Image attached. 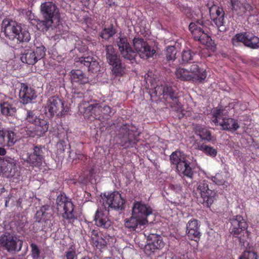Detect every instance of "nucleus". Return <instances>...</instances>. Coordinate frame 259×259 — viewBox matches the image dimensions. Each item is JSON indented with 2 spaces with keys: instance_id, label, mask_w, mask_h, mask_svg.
Here are the masks:
<instances>
[{
  "instance_id": "obj_51",
  "label": "nucleus",
  "mask_w": 259,
  "mask_h": 259,
  "mask_svg": "<svg viewBox=\"0 0 259 259\" xmlns=\"http://www.w3.org/2000/svg\"><path fill=\"white\" fill-rule=\"evenodd\" d=\"M76 156H77V159H78L80 160H82L83 162H85V160H87L88 159L87 155L81 154V153L77 154Z\"/></svg>"
},
{
  "instance_id": "obj_50",
  "label": "nucleus",
  "mask_w": 259,
  "mask_h": 259,
  "mask_svg": "<svg viewBox=\"0 0 259 259\" xmlns=\"http://www.w3.org/2000/svg\"><path fill=\"white\" fill-rule=\"evenodd\" d=\"M221 176L220 174L216 175L213 178V181L218 185H224L226 181L223 179H220Z\"/></svg>"
},
{
  "instance_id": "obj_10",
  "label": "nucleus",
  "mask_w": 259,
  "mask_h": 259,
  "mask_svg": "<svg viewBox=\"0 0 259 259\" xmlns=\"http://www.w3.org/2000/svg\"><path fill=\"white\" fill-rule=\"evenodd\" d=\"M194 192L197 198L200 196V199H201L199 200L200 202L208 207L213 203L217 196V192L212 189L208 181L205 180L197 183Z\"/></svg>"
},
{
  "instance_id": "obj_35",
  "label": "nucleus",
  "mask_w": 259,
  "mask_h": 259,
  "mask_svg": "<svg viewBox=\"0 0 259 259\" xmlns=\"http://www.w3.org/2000/svg\"><path fill=\"white\" fill-rule=\"evenodd\" d=\"M175 74L176 77L182 81L193 82V77L190 75L188 69L181 67L177 68Z\"/></svg>"
},
{
  "instance_id": "obj_55",
  "label": "nucleus",
  "mask_w": 259,
  "mask_h": 259,
  "mask_svg": "<svg viewBox=\"0 0 259 259\" xmlns=\"http://www.w3.org/2000/svg\"><path fill=\"white\" fill-rule=\"evenodd\" d=\"M10 199V197H9V196L8 197H6L5 198V206H8V203L9 202Z\"/></svg>"
},
{
  "instance_id": "obj_24",
  "label": "nucleus",
  "mask_w": 259,
  "mask_h": 259,
  "mask_svg": "<svg viewBox=\"0 0 259 259\" xmlns=\"http://www.w3.org/2000/svg\"><path fill=\"white\" fill-rule=\"evenodd\" d=\"M53 214L52 207L50 205H45L42 206L40 210L36 212V220L38 223L44 221L45 224L50 228L53 226L51 220Z\"/></svg>"
},
{
  "instance_id": "obj_30",
  "label": "nucleus",
  "mask_w": 259,
  "mask_h": 259,
  "mask_svg": "<svg viewBox=\"0 0 259 259\" xmlns=\"http://www.w3.org/2000/svg\"><path fill=\"white\" fill-rule=\"evenodd\" d=\"M163 97L166 100L169 99L171 100L169 102L171 107H177L179 106L178 92L172 87L167 85H164L163 88Z\"/></svg>"
},
{
  "instance_id": "obj_53",
  "label": "nucleus",
  "mask_w": 259,
  "mask_h": 259,
  "mask_svg": "<svg viewBox=\"0 0 259 259\" xmlns=\"http://www.w3.org/2000/svg\"><path fill=\"white\" fill-rule=\"evenodd\" d=\"M6 150L3 147H0V155L4 156L6 154Z\"/></svg>"
},
{
  "instance_id": "obj_22",
  "label": "nucleus",
  "mask_w": 259,
  "mask_h": 259,
  "mask_svg": "<svg viewBox=\"0 0 259 259\" xmlns=\"http://www.w3.org/2000/svg\"><path fill=\"white\" fill-rule=\"evenodd\" d=\"M0 247L8 252L19 251L21 246L17 249V238L10 233H6L0 236Z\"/></svg>"
},
{
  "instance_id": "obj_34",
  "label": "nucleus",
  "mask_w": 259,
  "mask_h": 259,
  "mask_svg": "<svg viewBox=\"0 0 259 259\" xmlns=\"http://www.w3.org/2000/svg\"><path fill=\"white\" fill-rule=\"evenodd\" d=\"M231 3L233 10L238 15H242L251 10V6L246 3H241L238 0H231Z\"/></svg>"
},
{
  "instance_id": "obj_26",
  "label": "nucleus",
  "mask_w": 259,
  "mask_h": 259,
  "mask_svg": "<svg viewBox=\"0 0 259 259\" xmlns=\"http://www.w3.org/2000/svg\"><path fill=\"white\" fill-rule=\"evenodd\" d=\"M91 243L94 248L100 251L107 248V241L103 237L102 233L99 230L94 229L91 231Z\"/></svg>"
},
{
  "instance_id": "obj_4",
  "label": "nucleus",
  "mask_w": 259,
  "mask_h": 259,
  "mask_svg": "<svg viewBox=\"0 0 259 259\" xmlns=\"http://www.w3.org/2000/svg\"><path fill=\"white\" fill-rule=\"evenodd\" d=\"M2 30L8 39L12 40L16 39L19 43L28 42L31 39L28 30L12 20L4 19L2 24Z\"/></svg>"
},
{
  "instance_id": "obj_2",
  "label": "nucleus",
  "mask_w": 259,
  "mask_h": 259,
  "mask_svg": "<svg viewBox=\"0 0 259 259\" xmlns=\"http://www.w3.org/2000/svg\"><path fill=\"white\" fill-rule=\"evenodd\" d=\"M41 14L44 20H34L37 28L39 30L46 29L51 27H56L60 22L59 9L56 4L52 2H46L40 5Z\"/></svg>"
},
{
  "instance_id": "obj_27",
  "label": "nucleus",
  "mask_w": 259,
  "mask_h": 259,
  "mask_svg": "<svg viewBox=\"0 0 259 259\" xmlns=\"http://www.w3.org/2000/svg\"><path fill=\"white\" fill-rule=\"evenodd\" d=\"M15 133L9 128L0 129V145L3 146H13L15 143Z\"/></svg>"
},
{
  "instance_id": "obj_17",
  "label": "nucleus",
  "mask_w": 259,
  "mask_h": 259,
  "mask_svg": "<svg viewBox=\"0 0 259 259\" xmlns=\"http://www.w3.org/2000/svg\"><path fill=\"white\" fill-rule=\"evenodd\" d=\"M231 226L229 229L230 233L234 237L239 238L240 235L244 234L248 228V225L242 216L237 215L230 220Z\"/></svg>"
},
{
  "instance_id": "obj_45",
  "label": "nucleus",
  "mask_w": 259,
  "mask_h": 259,
  "mask_svg": "<svg viewBox=\"0 0 259 259\" xmlns=\"http://www.w3.org/2000/svg\"><path fill=\"white\" fill-rule=\"evenodd\" d=\"M64 259H77V254L74 244L71 245L64 254Z\"/></svg>"
},
{
  "instance_id": "obj_32",
  "label": "nucleus",
  "mask_w": 259,
  "mask_h": 259,
  "mask_svg": "<svg viewBox=\"0 0 259 259\" xmlns=\"http://www.w3.org/2000/svg\"><path fill=\"white\" fill-rule=\"evenodd\" d=\"M219 125L222 126L223 130L230 132L236 131L240 127L237 120L232 118L223 117L222 121Z\"/></svg>"
},
{
  "instance_id": "obj_48",
  "label": "nucleus",
  "mask_w": 259,
  "mask_h": 259,
  "mask_svg": "<svg viewBox=\"0 0 259 259\" xmlns=\"http://www.w3.org/2000/svg\"><path fill=\"white\" fill-rule=\"evenodd\" d=\"M176 48L175 47L170 46L167 47L165 51L166 58L167 60H174L176 59Z\"/></svg>"
},
{
  "instance_id": "obj_16",
  "label": "nucleus",
  "mask_w": 259,
  "mask_h": 259,
  "mask_svg": "<svg viewBox=\"0 0 259 259\" xmlns=\"http://www.w3.org/2000/svg\"><path fill=\"white\" fill-rule=\"evenodd\" d=\"M116 42L121 55L124 59L135 60L136 52L132 48L126 36L120 35L116 39Z\"/></svg>"
},
{
  "instance_id": "obj_42",
  "label": "nucleus",
  "mask_w": 259,
  "mask_h": 259,
  "mask_svg": "<svg viewBox=\"0 0 259 259\" xmlns=\"http://www.w3.org/2000/svg\"><path fill=\"white\" fill-rule=\"evenodd\" d=\"M116 31L114 28L113 24H111L109 27H105L101 32L100 36L105 40H108L112 37L115 33Z\"/></svg>"
},
{
  "instance_id": "obj_18",
  "label": "nucleus",
  "mask_w": 259,
  "mask_h": 259,
  "mask_svg": "<svg viewBox=\"0 0 259 259\" xmlns=\"http://www.w3.org/2000/svg\"><path fill=\"white\" fill-rule=\"evenodd\" d=\"M207 7L209 10L210 19L215 25L218 28L224 26L225 13L223 8L215 5L212 1L208 3Z\"/></svg>"
},
{
  "instance_id": "obj_52",
  "label": "nucleus",
  "mask_w": 259,
  "mask_h": 259,
  "mask_svg": "<svg viewBox=\"0 0 259 259\" xmlns=\"http://www.w3.org/2000/svg\"><path fill=\"white\" fill-rule=\"evenodd\" d=\"M83 92H75V95H76V98H83L84 97V94L85 90H88V89H83L82 90ZM74 97H75V96H74Z\"/></svg>"
},
{
  "instance_id": "obj_28",
  "label": "nucleus",
  "mask_w": 259,
  "mask_h": 259,
  "mask_svg": "<svg viewBox=\"0 0 259 259\" xmlns=\"http://www.w3.org/2000/svg\"><path fill=\"white\" fill-rule=\"evenodd\" d=\"M189 69V72L193 77V82L201 83L206 78V70L200 68L196 62L193 61Z\"/></svg>"
},
{
  "instance_id": "obj_33",
  "label": "nucleus",
  "mask_w": 259,
  "mask_h": 259,
  "mask_svg": "<svg viewBox=\"0 0 259 259\" xmlns=\"http://www.w3.org/2000/svg\"><path fill=\"white\" fill-rule=\"evenodd\" d=\"M146 224L141 219L138 218L137 217L134 216L132 213V216L130 219L124 220V225L126 228L131 231L135 230L138 226L140 227Z\"/></svg>"
},
{
  "instance_id": "obj_46",
  "label": "nucleus",
  "mask_w": 259,
  "mask_h": 259,
  "mask_svg": "<svg viewBox=\"0 0 259 259\" xmlns=\"http://www.w3.org/2000/svg\"><path fill=\"white\" fill-rule=\"evenodd\" d=\"M239 259H258L259 255L254 251L245 250L239 256Z\"/></svg>"
},
{
  "instance_id": "obj_6",
  "label": "nucleus",
  "mask_w": 259,
  "mask_h": 259,
  "mask_svg": "<svg viewBox=\"0 0 259 259\" xmlns=\"http://www.w3.org/2000/svg\"><path fill=\"white\" fill-rule=\"evenodd\" d=\"M210 24L211 21L204 18L197 20L195 22H191L189 25V29L194 40L199 41L204 45L209 46L212 40L208 34V26Z\"/></svg>"
},
{
  "instance_id": "obj_31",
  "label": "nucleus",
  "mask_w": 259,
  "mask_h": 259,
  "mask_svg": "<svg viewBox=\"0 0 259 259\" xmlns=\"http://www.w3.org/2000/svg\"><path fill=\"white\" fill-rule=\"evenodd\" d=\"M94 221L95 225L101 228L107 229L111 226L107 214L101 209H98L96 211Z\"/></svg>"
},
{
  "instance_id": "obj_14",
  "label": "nucleus",
  "mask_w": 259,
  "mask_h": 259,
  "mask_svg": "<svg viewBox=\"0 0 259 259\" xmlns=\"http://www.w3.org/2000/svg\"><path fill=\"white\" fill-rule=\"evenodd\" d=\"M45 146L35 145L33 146V152L26 154L23 159L32 166L38 167L42 164L45 159Z\"/></svg>"
},
{
  "instance_id": "obj_37",
  "label": "nucleus",
  "mask_w": 259,
  "mask_h": 259,
  "mask_svg": "<svg viewBox=\"0 0 259 259\" xmlns=\"http://www.w3.org/2000/svg\"><path fill=\"white\" fill-rule=\"evenodd\" d=\"M195 133L202 140L210 141L211 140V133L210 131L201 125H197L195 127Z\"/></svg>"
},
{
  "instance_id": "obj_25",
  "label": "nucleus",
  "mask_w": 259,
  "mask_h": 259,
  "mask_svg": "<svg viewBox=\"0 0 259 259\" xmlns=\"http://www.w3.org/2000/svg\"><path fill=\"white\" fill-rule=\"evenodd\" d=\"M199 227L197 220L192 219L188 221L186 225V233L189 239L195 241L199 240L201 236Z\"/></svg>"
},
{
  "instance_id": "obj_49",
  "label": "nucleus",
  "mask_w": 259,
  "mask_h": 259,
  "mask_svg": "<svg viewBox=\"0 0 259 259\" xmlns=\"http://www.w3.org/2000/svg\"><path fill=\"white\" fill-rule=\"evenodd\" d=\"M157 249H158V248L156 247L154 244L148 241V243L145 246L144 252L147 255H150Z\"/></svg>"
},
{
  "instance_id": "obj_44",
  "label": "nucleus",
  "mask_w": 259,
  "mask_h": 259,
  "mask_svg": "<svg viewBox=\"0 0 259 259\" xmlns=\"http://www.w3.org/2000/svg\"><path fill=\"white\" fill-rule=\"evenodd\" d=\"M198 149L204 152L206 155L214 157L217 155V150L213 147L204 144L199 146Z\"/></svg>"
},
{
  "instance_id": "obj_20",
  "label": "nucleus",
  "mask_w": 259,
  "mask_h": 259,
  "mask_svg": "<svg viewBox=\"0 0 259 259\" xmlns=\"http://www.w3.org/2000/svg\"><path fill=\"white\" fill-rule=\"evenodd\" d=\"M1 171L3 177L6 178L18 176L19 172L16 167V160L9 156L4 157V162L1 166Z\"/></svg>"
},
{
  "instance_id": "obj_39",
  "label": "nucleus",
  "mask_w": 259,
  "mask_h": 259,
  "mask_svg": "<svg viewBox=\"0 0 259 259\" xmlns=\"http://www.w3.org/2000/svg\"><path fill=\"white\" fill-rule=\"evenodd\" d=\"M195 56V53L190 50L183 51L181 55L182 63L186 64L193 62Z\"/></svg>"
},
{
  "instance_id": "obj_21",
  "label": "nucleus",
  "mask_w": 259,
  "mask_h": 259,
  "mask_svg": "<svg viewBox=\"0 0 259 259\" xmlns=\"http://www.w3.org/2000/svg\"><path fill=\"white\" fill-rule=\"evenodd\" d=\"M76 63V66L93 73L97 72L100 68L99 62L91 56L78 58Z\"/></svg>"
},
{
  "instance_id": "obj_43",
  "label": "nucleus",
  "mask_w": 259,
  "mask_h": 259,
  "mask_svg": "<svg viewBox=\"0 0 259 259\" xmlns=\"http://www.w3.org/2000/svg\"><path fill=\"white\" fill-rule=\"evenodd\" d=\"M224 109L220 107L214 109L212 112V117L211 118V122L213 123L215 125H218L220 123L219 119H221L223 115Z\"/></svg>"
},
{
  "instance_id": "obj_23",
  "label": "nucleus",
  "mask_w": 259,
  "mask_h": 259,
  "mask_svg": "<svg viewBox=\"0 0 259 259\" xmlns=\"http://www.w3.org/2000/svg\"><path fill=\"white\" fill-rule=\"evenodd\" d=\"M70 77L71 82L74 88L85 89L84 87L89 84V77L87 75L79 69H73L70 72Z\"/></svg>"
},
{
  "instance_id": "obj_3",
  "label": "nucleus",
  "mask_w": 259,
  "mask_h": 259,
  "mask_svg": "<svg viewBox=\"0 0 259 259\" xmlns=\"http://www.w3.org/2000/svg\"><path fill=\"white\" fill-rule=\"evenodd\" d=\"M35 110H27L25 118V123L27 125L24 130V136L34 137L41 136L48 130V124L46 120L40 119Z\"/></svg>"
},
{
  "instance_id": "obj_54",
  "label": "nucleus",
  "mask_w": 259,
  "mask_h": 259,
  "mask_svg": "<svg viewBox=\"0 0 259 259\" xmlns=\"http://www.w3.org/2000/svg\"><path fill=\"white\" fill-rule=\"evenodd\" d=\"M90 0H81V2L82 5L85 7H88L89 6Z\"/></svg>"
},
{
  "instance_id": "obj_8",
  "label": "nucleus",
  "mask_w": 259,
  "mask_h": 259,
  "mask_svg": "<svg viewBox=\"0 0 259 259\" xmlns=\"http://www.w3.org/2000/svg\"><path fill=\"white\" fill-rule=\"evenodd\" d=\"M105 52L107 61L111 66V71L115 77H122L125 74V66L121 63L119 55H118L112 45H106Z\"/></svg>"
},
{
  "instance_id": "obj_5",
  "label": "nucleus",
  "mask_w": 259,
  "mask_h": 259,
  "mask_svg": "<svg viewBox=\"0 0 259 259\" xmlns=\"http://www.w3.org/2000/svg\"><path fill=\"white\" fill-rule=\"evenodd\" d=\"M56 209L63 224H73L77 219L75 205L64 193H60L56 200Z\"/></svg>"
},
{
  "instance_id": "obj_41",
  "label": "nucleus",
  "mask_w": 259,
  "mask_h": 259,
  "mask_svg": "<svg viewBox=\"0 0 259 259\" xmlns=\"http://www.w3.org/2000/svg\"><path fill=\"white\" fill-rule=\"evenodd\" d=\"M148 241L154 244L156 247L159 249L162 248L165 245L161 236L155 234H151L148 236Z\"/></svg>"
},
{
  "instance_id": "obj_12",
  "label": "nucleus",
  "mask_w": 259,
  "mask_h": 259,
  "mask_svg": "<svg viewBox=\"0 0 259 259\" xmlns=\"http://www.w3.org/2000/svg\"><path fill=\"white\" fill-rule=\"evenodd\" d=\"M103 201L105 208L120 210H123L125 208V200L117 191L105 193Z\"/></svg>"
},
{
  "instance_id": "obj_9",
  "label": "nucleus",
  "mask_w": 259,
  "mask_h": 259,
  "mask_svg": "<svg viewBox=\"0 0 259 259\" xmlns=\"http://www.w3.org/2000/svg\"><path fill=\"white\" fill-rule=\"evenodd\" d=\"M44 110L45 114L49 118L55 116L61 117L67 113L69 108L64 106L63 102L58 96H53L48 99Z\"/></svg>"
},
{
  "instance_id": "obj_29",
  "label": "nucleus",
  "mask_w": 259,
  "mask_h": 259,
  "mask_svg": "<svg viewBox=\"0 0 259 259\" xmlns=\"http://www.w3.org/2000/svg\"><path fill=\"white\" fill-rule=\"evenodd\" d=\"M35 97L36 95L34 90L29 87L25 83H21L20 84L19 98L23 104H26L31 102Z\"/></svg>"
},
{
  "instance_id": "obj_11",
  "label": "nucleus",
  "mask_w": 259,
  "mask_h": 259,
  "mask_svg": "<svg viewBox=\"0 0 259 259\" xmlns=\"http://www.w3.org/2000/svg\"><path fill=\"white\" fill-rule=\"evenodd\" d=\"M170 163L176 166V169L180 174L192 179L194 171L190 166V162L186 160L184 154L180 150L173 152L169 157Z\"/></svg>"
},
{
  "instance_id": "obj_19",
  "label": "nucleus",
  "mask_w": 259,
  "mask_h": 259,
  "mask_svg": "<svg viewBox=\"0 0 259 259\" xmlns=\"http://www.w3.org/2000/svg\"><path fill=\"white\" fill-rule=\"evenodd\" d=\"M153 212V209L148 204L142 201H135L132 207V213L141 219L145 223H148L147 217Z\"/></svg>"
},
{
  "instance_id": "obj_47",
  "label": "nucleus",
  "mask_w": 259,
  "mask_h": 259,
  "mask_svg": "<svg viewBox=\"0 0 259 259\" xmlns=\"http://www.w3.org/2000/svg\"><path fill=\"white\" fill-rule=\"evenodd\" d=\"M31 247V255L33 259H39L40 256V250L39 249L38 246L34 243H32L30 244Z\"/></svg>"
},
{
  "instance_id": "obj_1",
  "label": "nucleus",
  "mask_w": 259,
  "mask_h": 259,
  "mask_svg": "<svg viewBox=\"0 0 259 259\" xmlns=\"http://www.w3.org/2000/svg\"><path fill=\"white\" fill-rule=\"evenodd\" d=\"M78 109L85 118L98 119L102 121L108 119L113 114L112 108L108 105L102 103L89 104L82 100L78 105Z\"/></svg>"
},
{
  "instance_id": "obj_56",
  "label": "nucleus",
  "mask_w": 259,
  "mask_h": 259,
  "mask_svg": "<svg viewBox=\"0 0 259 259\" xmlns=\"http://www.w3.org/2000/svg\"><path fill=\"white\" fill-rule=\"evenodd\" d=\"M80 259H91L89 256L85 255L84 256L81 257Z\"/></svg>"
},
{
  "instance_id": "obj_36",
  "label": "nucleus",
  "mask_w": 259,
  "mask_h": 259,
  "mask_svg": "<svg viewBox=\"0 0 259 259\" xmlns=\"http://www.w3.org/2000/svg\"><path fill=\"white\" fill-rule=\"evenodd\" d=\"M1 113L6 116H13L16 112V109L12 104L8 102L0 103Z\"/></svg>"
},
{
  "instance_id": "obj_7",
  "label": "nucleus",
  "mask_w": 259,
  "mask_h": 259,
  "mask_svg": "<svg viewBox=\"0 0 259 259\" xmlns=\"http://www.w3.org/2000/svg\"><path fill=\"white\" fill-rule=\"evenodd\" d=\"M139 133L132 124H123L118 130L117 137L121 146L125 148L134 147L138 141Z\"/></svg>"
},
{
  "instance_id": "obj_13",
  "label": "nucleus",
  "mask_w": 259,
  "mask_h": 259,
  "mask_svg": "<svg viewBox=\"0 0 259 259\" xmlns=\"http://www.w3.org/2000/svg\"><path fill=\"white\" fill-rule=\"evenodd\" d=\"M46 49L42 45L32 50H25L21 54L20 59L23 63L33 65L46 56Z\"/></svg>"
},
{
  "instance_id": "obj_38",
  "label": "nucleus",
  "mask_w": 259,
  "mask_h": 259,
  "mask_svg": "<svg viewBox=\"0 0 259 259\" xmlns=\"http://www.w3.org/2000/svg\"><path fill=\"white\" fill-rule=\"evenodd\" d=\"M245 46L252 49H259V37L248 32Z\"/></svg>"
},
{
  "instance_id": "obj_15",
  "label": "nucleus",
  "mask_w": 259,
  "mask_h": 259,
  "mask_svg": "<svg viewBox=\"0 0 259 259\" xmlns=\"http://www.w3.org/2000/svg\"><path fill=\"white\" fill-rule=\"evenodd\" d=\"M133 42L135 51L136 52V56L139 54L141 58L147 59L152 57L156 52L155 50L152 49L142 38L135 37L134 38Z\"/></svg>"
},
{
  "instance_id": "obj_40",
  "label": "nucleus",
  "mask_w": 259,
  "mask_h": 259,
  "mask_svg": "<svg viewBox=\"0 0 259 259\" xmlns=\"http://www.w3.org/2000/svg\"><path fill=\"white\" fill-rule=\"evenodd\" d=\"M248 33V32H243L236 34L231 39L232 45L234 46L238 47L240 45V43L242 42L245 46Z\"/></svg>"
}]
</instances>
